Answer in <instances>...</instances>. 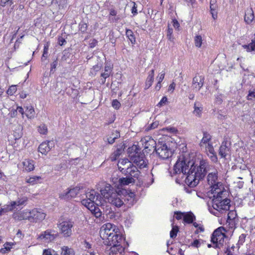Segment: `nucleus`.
Returning <instances> with one entry per match:
<instances>
[{
  "mask_svg": "<svg viewBox=\"0 0 255 255\" xmlns=\"http://www.w3.org/2000/svg\"><path fill=\"white\" fill-rule=\"evenodd\" d=\"M209 162L202 157L181 155L173 168L172 176L181 174L189 187L197 186L210 169Z\"/></svg>",
  "mask_w": 255,
  "mask_h": 255,
  "instance_id": "obj_1",
  "label": "nucleus"
},
{
  "mask_svg": "<svg viewBox=\"0 0 255 255\" xmlns=\"http://www.w3.org/2000/svg\"><path fill=\"white\" fill-rule=\"evenodd\" d=\"M211 194L213 195L210 196L212 200L213 209H209L210 213L218 217L220 213L229 210L231 201L228 198V192L222 183H219L212 187Z\"/></svg>",
  "mask_w": 255,
  "mask_h": 255,
  "instance_id": "obj_2",
  "label": "nucleus"
},
{
  "mask_svg": "<svg viewBox=\"0 0 255 255\" xmlns=\"http://www.w3.org/2000/svg\"><path fill=\"white\" fill-rule=\"evenodd\" d=\"M75 223L72 219L60 218L57 223V227L60 233L64 238H69L73 234Z\"/></svg>",
  "mask_w": 255,
  "mask_h": 255,
  "instance_id": "obj_3",
  "label": "nucleus"
},
{
  "mask_svg": "<svg viewBox=\"0 0 255 255\" xmlns=\"http://www.w3.org/2000/svg\"><path fill=\"white\" fill-rule=\"evenodd\" d=\"M225 229L223 227H220L215 230L213 233L211 242L214 245V248L220 249L223 246L225 238L226 237Z\"/></svg>",
  "mask_w": 255,
  "mask_h": 255,
  "instance_id": "obj_4",
  "label": "nucleus"
},
{
  "mask_svg": "<svg viewBox=\"0 0 255 255\" xmlns=\"http://www.w3.org/2000/svg\"><path fill=\"white\" fill-rule=\"evenodd\" d=\"M156 154L162 159H166L172 155V151L165 143H158L155 147Z\"/></svg>",
  "mask_w": 255,
  "mask_h": 255,
  "instance_id": "obj_5",
  "label": "nucleus"
},
{
  "mask_svg": "<svg viewBox=\"0 0 255 255\" xmlns=\"http://www.w3.org/2000/svg\"><path fill=\"white\" fill-rule=\"evenodd\" d=\"M58 236V233L54 230H47L41 233L37 237L38 240H42L45 243L53 241Z\"/></svg>",
  "mask_w": 255,
  "mask_h": 255,
  "instance_id": "obj_6",
  "label": "nucleus"
},
{
  "mask_svg": "<svg viewBox=\"0 0 255 255\" xmlns=\"http://www.w3.org/2000/svg\"><path fill=\"white\" fill-rule=\"evenodd\" d=\"M130 160L139 168H143L147 165L146 162L144 159V157L143 154H140L137 152L133 154L130 153L129 155Z\"/></svg>",
  "mask_w": 255,
  "mask_h": 255,
  "instance_id": "obj_7",
  "label": "nucleus"
},
{
  "mask_svg": "<svg viewBox=\"0 0 255 255\" xmlns=\"http://www.w3.org/2000/svg\"><path fill=\"white\" fill-rule=\"evenodd\" d=\"M144 147V152L149 153L151 151H155V147L157 146L155 141L151 137L146 136L141 140Z\"/></svg>",
  "mask_w": 255,
  "mask_h": 255,
  "instance_id": "obj_8",
  "label": "nucleus"
},
{
  "mask_svg": "<svg viewBox=\"0 0 255 255\" xmlns=\"http://www.w3.org/2000/svg\"><path fill=\"white\" fill-rule=\"evenodd\" d=\"M105 240L104 242L105 245H107L110 247H113V246L121 245V243L123 241V238L121 235L115 232L112 236L109 237Z\"/></svg>",
  "mask_w": 255,
  "mask_h": 255,
  "instance_id": "obj_9",
  "label": "nucleus"
},
{
  "mask_svg": "<svg viewBox=\"0 0 255 255\" xmlns=\"http://www.w3.org/2000/svg\"><path fill=\"white\" fill-rule=\"evenodd\" d=\"M115 228L111 223H107L104 225L100 231V237L103 239L106 240L109 237L112 236L115 232Z\"/></svg>",
  "mask_w": 255,
  "mask_h": 255,
  "instance_id": "obj_10",
  "label": "nucleus"
},
{
  "mask_svg": "<svg viewBox=\"0 0 255 255\" xmlns=\"http://www.w3.org/2000/svg\"><path fill=\"white\" fill-rule=\"evenodd\" d=\"M30 217L29 221L31 222H39L43 221L45 217L46 214L41 209H34L30 211Z\"/></svg>",
  "mask_w": 255,
  "mask_h": 255,
  "instance_id": "obj_11",
  "label": "nucleus"
},
{
  "mask_svg": "<svg viewBox=\"0 0 255 255\" xmlns=\"http://www.w3.org/2000/svg\"><path fill=\"white\" fill-rule=\"evenodd\" d=\"M86 199H88L89 201L95 203V205L97 206H100L102 204L103 198L100 194L96 193L94 190L86 192Z\"/></svg>",
  "mask_w": 255,
  "mask_h": 255,
  "instance_id": "obj_12",
  "label": "nucleus"
},
{
  "mask_svg": "<svg viewBox=\"0 0 255 255\" xmlns=\"http://www.w3.org/2000/svg\"><path fill=\"white\" fill-rule=\"evenodd\" d=\"M80 188L75 187L70 189L67 191H64L59 195V198L62 199L69 200L75 198L79 193Z\"/></svg>",
  "mask_w": 255,
  "mask_h": 255,
  "instance_id": "obj_13",
  "label": "nucleus"
},
{
  "mask_svg": "<svg viewBox=\"0 0 255 255\" xmlns=\"http://www.w3.org/2000/svg\"><path fill=\"white\" fill-rule=\"evenodd\" d=\"M108 201L117 207H120L124 204L125 202H126V199L123 201L122 195L116 192L113 194V195L109 198Z\"/></svg>",
  "mask_w": 255,
  "mask_h": 255,
  "instance_id": "obj_14",
  "label": "nucleus"
},
{
  "mask_svg": "<svg viewBox=\"0 0 255 255\" xmlns=\"http://www.w3.org/2000/svg\"><path fill=\"white\" fill-rule=\"evenodd\" d=\"M54 146V143L53 141H44L39 145L38 151L42 154L46 155Z\"/></svg>",
  "mask_w": 255,
  "mask_h": 255,
  "instance_id": "obj_15",
  "label": "nucleus"
},
{
  "mask_svg": "<svg viewBox=\"0 0 255 255\" xmlns=\"http://www.w3.org/2000/svg\"><path fill=\"white\" fill-rule=\"evenodd\" d=\"M125 248L122 245L113 246L106 250V253L108 255H123Z\"/></svg>",
  "mask_w": 255,
  "mask_h": 255,
  "instance_id": "obj_16",
  "label": "nucleus"
},
{
  "mask_svg": "<svg viewBox=\"0 0 255 255\" xmlns=\"http://www.w3.org/2000/svg\"><path fill=\"white\" fill-rule=\"evenodd\" d=\"M100 191L101 195L108 201L112 197L113 194L117 192L116 190L109 184H107L104 188L102 189Z\"/></svg>",
  "mask_w": 255,
  "mask_h": 255,
  "instance_id": "obj_17",
  "label": "nucleus"
},
{
  "mask_svg": "<svg viewBox=\"0 0 255 255\" xmlns=\"http://www.w3.org/2000/svg\"><path fill=\"white\" fill-rule=\"evenodd\" d=\"M123 174L129 177H132L133 178H137L140 172L137 169V167L131 163V165L127 168L126 171Z\"/></svg>",
  "mask_w": 255,
  "mask_h": 255,
  "instance_id": "obj_18",
  "label": "nucleus"
},
{
  "mask_svg": "<svg viewBox=\"0 0 255 255\" xmlns=\"http://www.w3.org/2000/svg\"><path fill=\"white\" fill-rule=\"evenodd\" d=\"M218 171L217 170V169H214L213 171L208 174L207 176V181L209 184L211 185V189L215 185L218 184L219 183H221V182L218 181Z\"/></svg>",
  "mask_w": 255,
  "mask_h": 255,
  "instance_id": "obj_19",
  "label": "nucleus"
},
{
  "mask_svg": "<svg viewBox=\"0 0 255 255\" xmlns=\"http://www.w3.org/2000/svg\"><path fill=\"white\" fill-rule=\"evenodd\" d=\"M204 83V77L202 76H196L193 79L192 85L193 88L196 89L197 91L200 90V89L203 87Z\"/></svg>",
  "mask_w": 255,
  "mask_h": 255,
  "instance_id": "obj_20",
  "label": "nucleus"
},
{
  "mask_svg": "<svg viewBox=\"0 0 255 255\" xmlns=\"http://www.w3.org/2000/svg\"><path fill=\"white\" fill-rule=\"evenodd\" d=\"M205 148L207 154L211 160L214 162H216L217 157L213 145L210 143H208L206 145Z\"/></svg>",
  "mask_w": 255,
  "mask_h": 255,
  "instance_id": "obj_21",
  "label": "nucleus"
},
{
  "mask_svg": "<svg viewBox=\"0 0 255 255\" xmlns=\"http://www.w3.org/2000/svg\"><path fill=\"white\" fill-rule=\"evenodd\" d=\"M131 165V162L127 158L121 159L119 161L118 166L119 170L123 173L129 166Z\"/></svg>",
  "mask_w": 255,
  "mask_h": 255,
  "instance_id": "obj_22",
  "label": "nucleus"
},
{
  "mask_svg": "<svg viewBox=\"0 0 255 255\" xmlns=\"http://www.w3.org/2000/svg\"><path fill=\"white\" fill-rule=\"evenodd\" d=\"M255 16L253 9L250 8L248 9L245 12V15L244 17V20L247 24H249L254 19Z\"/></svg>",
  "mask_w": 255,
  "mask_h": 255,
  "instance_id": "obj_23",
  "label": "nucleus"
},
{
  "mask_svg": "<svg viewBox=\"0 0 255 255\" xmlns=\"http://www.w3.org/2000/svg\"><path fill=\"white\" fill-rule=\"evenodd\" d=\"M229 151V148L227 146V142L223 141L222 143V144L219 149V155L222 157H225L228 154V152Z\"/></svg>",
  "mask_w": 255,
  "mask_h": 255,
  "instance_id": "obj_24",
  "label": "nucleus"
},
{
  "mask_svg": "<svg viewBox=\"0 0 255 255\" xmlns=\"http://www.w3.org/2000/svg\"><path fill=\"white\" fill-rule=\"evenodd\" d=\"M154 76V70H151L149 73L148 76L146 79L145 89H148L152 85V82L153 81V78Z\"/></svg>",
  "mask_w": 255,
  "mask_h": 255,
  "instance_id": "obj_25",
  "label": "nucleus"
},
{
  "mask_svg": "<svg viewBox=\"0 0 255 255\" xmlns=\"http://www.w3.org/2000/svg\"><path fill=\"white\" fill-rule=\"evenodd\" d=\"M196 217L192 212H188L183 216V221L187 224H191L195 220Z\"/></svg>",
  "mask_w": 255,
  "mask_h": 255,
  "instance_id": "obj_26",
  "label": "nucleus"
},
{
  "mask_svg": "<svg viewBox=\"0 0 255 255\" xmlns=\"http://www.w3.org/2000/svg\"><path fill=\"white\" fill-rule=\"evenodd\" d=\"M23 164L26 171H31L34 168V161L32 160L25 159L23 162Z\"/></svg>",
  "mask_w": 255,
  "mask_h": 255,
  "instance_id": "obj_27",
  "label": "nucleus"
},
{
  "mask_svg": "<svg viewBox=\"0 0 255 255\" xmlns=\"http://www.w3.org/2000/svg\"><path fill=\"white\" fill-rule=\"evenodd\" d=\"M135 180L132 177H128L127 176L126 177H123L120 178L119 183L121 185H128L130 183H134Z\"/></svg>",
  "mask_w": 255,
  "mask_h": 255,
  "instance_id": "obj_28",
  "label": "nucleus"
},
{
  "mask_svg": "<svg viewBox=\"0 0 255 255\" xmlns=\"http://www.w3.org/2000/svg\"><path fill=\"white\" fill-rule=\"evenodd\" d=\"M26 201H27V198L24 197L21 199H19L18 200H17L16 201H14V202H12L11 204V207L10 208V210L13 209L14 206H15L20 207L22 205H24Z\"/></svg>",
  "mask_w": 255,
  "mask_h": 255,
  "instance_id": "obj_29",
  "label": "nucleus"
},
{
  "mask_svg": "<svg viewBox=\"0 0 255 255\" xmlns=\"http://www.w3.org/2000/svg\"><path fill=\"white\" fill-rule=\"evenodd\" d=\"M120 136V132L116 130L113 132L108 138L107 141L109 144H113L115 142V140Z\"/></svg>",
  "mask_w": 255,
  "mask_h": 255,
  "instance_id": "obj_30",
  "label": "nucleus"
},
{
  "mask_svg": "<svg viewBox=\"0 0 255 255\" xmlns=\"http://www.w3.org/2000/svg\"><path fill=\"white\" fill-rule=\"evenodd\" d=\"M212 136L206 131L203 132V137L200 143L201 146H203V144L207 145L209 143V142L211 140Z\"/></svg>",
  "mask_w": 255,
  "mask_h": 255,
  "instance_id": "obj_31",
  "label": "nucleus"
},
{
  "mask_svg": "<svg viewBox=\"0 0 255 255\" xmlns=\"http://www.w3.org/2000/svg\"><path fill=\"white\" fill-rule=\"evenodd\" d=\"M61 255H75L74 250L68 246H63L61 248Z\"/></svg>",
  "mask_w": 255,
  "mask_h": 255,
  "instance_id": "obj_32",
  "label": "nucleus"
},
{
  "mask_svg": "<svg viewBox=\"0 0 255 255\" xmlns=\"http://www.w3.org/2000/svg\"><path fill=\"white\" fill-rule=\"evenodd\" d=\"M30 215V211L24 210L19 214L18 219L19 220H28L29 221Z\"/></svg>",
  "mask_w": 255,
  "mask_h": 255,
  "instance_id": "obj_33",
  "label": "nucleus"
},
{
  "mask_svg": "<svg viewBox=\"0 0 255 255\" xmlns=\"http://www.w3.org/2000/svg\"><path fill=\"white\" fill-rule=\"evenodd\" d=\"M112 68L110 65L106 64L104 67V72L101 73V76L103 78H108L112 72Z\"/></svg>",
  "mask_w": 255,
  "mask_h": 255,
  "instance_id": "obj_34",
  "label": "nucleus"
},
{
  "mask_svg": "<svg viewBox=\"0 0 255 255\" xmlns=\"http://www.w3.org/2000/svg\"><path fill=\"white\" fill-rule=\"evenodd\" d=\"M126 35L128 38L129 40L131 42L132 44H134L136 40L135 38L133 35V33L130 29H127Z\"/></svg>",
  "mask_w": 255,
  "mask_h": 255,
  "instance_id": "obj_35",
  "label": "nucleus"
},
{
  "mask_svg": "<svg viewBox=\"0 0 255 255\" xmlns=\"http://www.w3.org/2000/svg\"><path fill=\"white\" fill-rule=\"evenodd\" d=\"M243 47L246 49L248 52L255 51V39H253L251 43L248 45H243Z\"/></svg>",
  "mask_w": 255,
  "mask_h": 255,
  "instance_id": "obj_36",
  "label": "nucleus"
},
{
  "mask_svg": "<svg viewBox=\"0 0 255 255\" xmlns=\"http://www.w3.org/2000/svg\"><path fill=\"white\" fill-rule=\"evenodd\" d=\"M81 203L83 205L87 207L89 210L92 208H93V206L95 205V203L89 201L87 199H83L81 201Z\"/></svg>",
  "mask_w": 255,
  "mask_h": 255,
  "instance_id": "obj_37",
  "label": "nucleus"
},
{
  "mask_svg": "<svg viewBox=\"0 0 255 255\" xmlns=\"http://www.w3.org/2000/svg\"><path fill=\"white\" fill-rule=\"evenodd\" d=\"M26 116L28 119H32L35 115V111L32 106L27 107L26 109Z\"/></svg>",
  "mask_w": 255,
  "mask_h": 255,
  "instance_id": "obj_38",
  "label": "nucleus"
},
{
  "mask_svg": "<svg viewBox=\"0 0 255 255\" xmlns=\"http://www.w3.org/2000/svg\"><path fill=\"white\" fill-rule=\"evenodd\" d=\"M92 213L96 217L100 218L102 216V212L99 207H96L95 205L93 206L92 209L90 210Z\"/></svg>",
  "mask_w": 255,
  "mask_h": 255,
  "instance_id": "obj_39",
  "label": "nucleus"
},
{
  "mask_svg": "<svg viewBox=\"0 0 255 255\" xmlns=\"http://www.w3.org/2000/svg\"><path fill=\"white\" fill-rule=\"evenodd\" d=\"M199 103H195L194 106V114L197 116L200 117L201 115L202 111L203 110V108L200 107H198Z\"/></svg>",
  "mask_w": 255,
  "mask_h": 255,
  "instance_id": "obj_40",
  "label": "nucleus"
},
{
  "mask_svg": "<svg viewBox=\"0 0 255 255\" xmlns=\"http://www.w3.org/2000/svg\"><path fill=\"white\" fill-rule=\"evenodd\" d=\"M179 231V228L178 226H173L172 225V228L170 232V237L171 238L174 239L177 236V234Z\"/></svg>",
  "mask_w": 255,
  "mask_h": 255,
  "instance_id": "obj_41",
  "label": "nucleus"
},
{
  "mask_svg": "<svg viewBox=\"0 0 255 255\" xmlns=\"http://www.w3.org/2000/svg\"><path fill=\"white\" fill-rule=\"evenodd\" d=\"M40 179L41 177L40 176H35L31 177L27 179V182L33 185L36 184Z\"/></svg>",
  "mask_w": 255,
  "mask_h": 255,
  "instance_id": "obj_42",
  "label": "nucleus"
},
{
  "mask_svg": "<svg viewBox=\"0 0 255 255\" xmlns=\"http://www.w3.org/2000/svg\"><path fill=\"white\" fill-rule=\"evenodd\" d=\"M122 152L121 149L118 148L114 151L111 156V159L112 161L116 160L117 158L120 155Z\"/></svg>",
  "mask_w": 255,
  "mask_h": 255,
  "instance_id": "obj_43",
  "label": "nucleus"
},
{
  "mask_svg": "<svg viewBox=\"0 0 255 255\" xmlns=\"http://www.w3.org/2000/svg\"><path fill=\"white\" fill-rule=\"evenodd\" d=\"M195 44L196 47H200L202 43V38L201 35H197L194 38Z\"/></svg>",
  "mask_w": 255,
  "mask_h": 255,
  "instance_id": "obj_44",
  "label": "nucleus"
},
{
  "mask_svg": "<svg viewBox=\"0 0 255 255\" xmlns=\"http://www.w3.org/2000/svg\"><path fill=\"white\" fill-rule=\"evenodd\" d=\"M17 88L16 85H11L9 87L6 93L9 95H13L16 91Z\"/></svg>",
  "mask_w": 255,
  "mask_h": 255,
  "instance_id": "obj_45",
  "label": "nucleus"
},
{
  "mask_svg": "<svg viewBox=\"0 0 255 255\" xmlns=\"http://www.w3.org/2000/svg\"><path fill=\"white\" fill-rule=\"evenodd\" d=\"M22 133L21 128H19L17 130L14 131L13 136L15 140L19 139L22 136Z\"/></svg>",
  "mask_w": 255,
  "mask_h": 255,
  "instance_id": "obj_46",
  "label": "nucleus"
},
{
  "mask_svg": "<svg viewBox=\"0 0 255 255\" xmlns=\"http://www.w3.org/2000/svg\"><path fill=\"white\" fill-rule=\"evenodd\" d=\"M87 27H88L87 24L83 21H81L79 24V30L82 33H84L87 31Z\"/></svg>",
  "mask_w": 255,
  "mask_h": 255,
  "instance_id": "obj_47",
  "label": "nucleus"
},
{
  "mask_svg": "<svg viewBox=\"0 0 255 255\" xmlns=\"http://www.w3.org/2000/svg\"><path fill=\"white\" fill-rule=\"evenodd\" d=\"M38 131L40 134H46L47 132L46 126L44 124L40 125L38 127Z\"/></svg>",
  "mask_w": 255,
  "mask_h": 255,
  "instance_id": "obj_48",
  "label": "nucleus"
},
{
  "mask_svg": "<svg viewBox=\"0 0 255 255\" xmlns=\"http://www.w3.org/2000/svg\"><path fill=\"white\" fill-rule=\"evenodd\" d=\"M12 0H0V6L4 7L6 5H11L13 4Z\"/></svg>",
  "mask_w": 255,
  "mask_h": 255,
  "instance_id": "obj_49",
  "label": "nucleus"
},
{
  "mask_svg": "<svg viewBox=\"0 0 255 255\" xmlns=\"http://www.w3.org/2000/svg\"><path fill=\"white\" fill-rule=\"evenodd\" d=\"M48 44L45 45L44 46L43 53L42 54V59H43V58H45V59L47 58V54H48Z\"/></svg>",
  "mask_w": 255,
  "mask_h": 255,
  "instance_id": "obj_50",
  "label": "nucleus"
},
{
  "mask_svg": "<svg viewBox=\"0 0 255 255\" xmlns=\"http://www.w3.org/2000/svg\"><path fill=\"white\" fill-rule=\"evenodd\" d=\"M133 6L131 8V13L133 14V15H136L138 12H137V5L135 3V2H132Z\"/></svg>",
  "mask_w": 255,
  "mask_h": 255,
  "instance_id": "obj_51",
  "label": "nucleus"
},
{
  "mask_svg": "<svg viewBox=\"0 0 255 255\" xmlns=\"http://www.w3.org/2000/svg\"><path fill=\"white\" fill-rule=\"evenodd\" d=\"M112 106L116 109H119L121 106V103L117 100H114L112 102Z\"/></svg>",
  "mask_w": 255,
  "mask_h": 255,
  "instance_id": "obj_52",
  "label": "nucleus"
},
{
  "mask_svg": "<svg viewBox=\"0 0 255 255\" xmlns=\"http://www.w3.org/2000/svg\"><path fill=\"white\" fill-rule=\"evenodd\" d=\"M167 98L166 97L164 96L161 99V100L158 103V104H157V106L160 107L163 106L164 105H165L167 103Z\"/></svg>",
  "mask_w": 255,
  "mask_h": 255,
  "instance_id": "obj_53",
  "label": "nucleus"
},
{
  "mask_svg": "<svg viewBox=\"0 0 255 255\" xmlns=\"http://www.w3.org/2000/svg\"><path fill=\"white\" fill-rule=\"evenodd\" d=\"M247 98L249 100H252L253 98H255V90L253 91H249Z\"/></svg>",
  "mask_w": 255,
  "mask_h": 255,
  "instance_id": "obj_54",
  "label": "nucleus"
},
{
  "mask_svg": "<svg viewBox=\"0 0 255 255\" xmlns=\"http://www.w3.org/2000/svg\"><path fill=\"white\" fill-rule=\"evenodd\" d=\"M173 30L172 28H168L167 30V37L169 40L170 41L173 40V38L172 36Z\"/></svg>",
  "mask_w": 255,
  "mask_h": 255,
  "instance_id": "obj_55",
  "label": "nucleus"
},
{
  "mask_svg": "<svg viewBox=\"0 0 255 255\" xmlns=\"http://www.w3.org/2000/svg\"><path fill=\"white\" fill-rule=\"evenodd\" d=\"M210 13L212 14V18L215 20L218 17V11L217 9L216 10H210Z\"/></svg>",
  "mask_w": 255,
  "mask_h": 255,
  "instance_id": "obj_56",
  "label": "nucleus"
},
{
  "mask_svg": "<svg viewBox=\"0 0 255 255\" xmlns=\"http://www.w3.org/2000/svg\"><path fill=\"white\" fill-rule=\"evenodd\" d=\"M58 44L60 46L64 45L66 43V41L65 40V39L62 36H60L58 37Z\"/></svg>",
  "mask_w": 255,
  "mask_h": 255,
  "instance_id": "obj_57",
  "label": "nucleus"
},
{
  "mask_svg": "<svg viewBox=\"0 0 255 255\" xmlns=\"http://www.w3.org/2000/svg\"><path fill=\"white\" fill-rule=\"evenodd\" d=\"M97 43H98V41L95 39H93L90 42V43H89L90 47L91 48H94L97 45Z\"/></svg>",
  "mask_w": 255,
  "mask_h": 255,
  "instance_id": "obj_58",
  "label": "nucleus"
},
{
  "mask_svg": "<svg viewBox=\"0 0 255 255\" xmlns=\"http://www.w3.org/2000/svg\"><path fill=\"white\" fill-rule=\"evenodd\" d=\"M175 217L178 220L181 219L182 218H183L184 215H183L182 213L180 212H175Z\"/></svg>",
  "mask_w": 255,
  "mask_h": 255,
  "instance_id": "obj_59",
  "label": "nucleus"
},
{
  "mask_svg": "<svg viewBox=\"0 0 255 255\" xmlns=\"http://www.w3.org/2000/svg\"><path fill=\"white\" fill-rule=\"evenodd\" d=\"M57 64H58V60H57V59H56L51 64L50 72H51L53 71V69H55L56 68Z\"/></svg>",
  "mask_w": 255,
  "mask_h": 255,
  "instance_id": "obj_60",
  "label": "nucleus"
},
{
  "mask_svg": "<svg viewBox=\"0 0 255 255\" xmlns=\"http://www.w3.org/2000/svg\"><path fill=\"white\" fill-rule=\"evenodd\" d=\"M83 245H84V247L86 249H91L92 247V245L89 243L87 242L86 241H85L83 242Z\"/></svg>",
  "mask_w": 255,
  "mask_h": 255,
  "instance_id": "obj_61",
  "label": "nucleus"
},
{
  "mask_svg": "<svg viewBox=\"0 0 255 255\" xmlns=\"http://www.w3.org/2000/svg\"><path fill=\"white\" fill-rule=\"evenodd\" d=\"M43 255H52V252L50 249H45L43 252Z\"/></svg>",
  "mask_w": 255,
  "mask_h": 255,
  "instance_id": "obj_62",
  "label": "nucleus"
},
{
  "mask_svg": "<svg viewBox=\"0 0 255 255\" xmlns=\"http://www.w3.org/2000/svg\"><path fill=\"white\" fill-rule=\"evenodd\" d=\"M200 245V242L198 240H195L192 243V246L196 248H198Z\"/></svg>",
  "mask_w": 255,
  "mask_h": 255,
  "instance_id": "obj_63",
  "label": "nucleus"
},
{
  "mask_svg": "<svg viewBox=\"0 0 255 255\" xmlns=\"http://www.w3.org/2000/svg\"><path fill=\"white\" fill-rule=\"evenodd\" d=\"M246 236L245 234H242L240 237H239V242H241V243H243L245 242V238Z\"/></svg>",
  "mask_w": 255,
  "mask_h": 255,
  "instance_id": "obj_64",
  "label": "nucleus"
}]
</instances>
